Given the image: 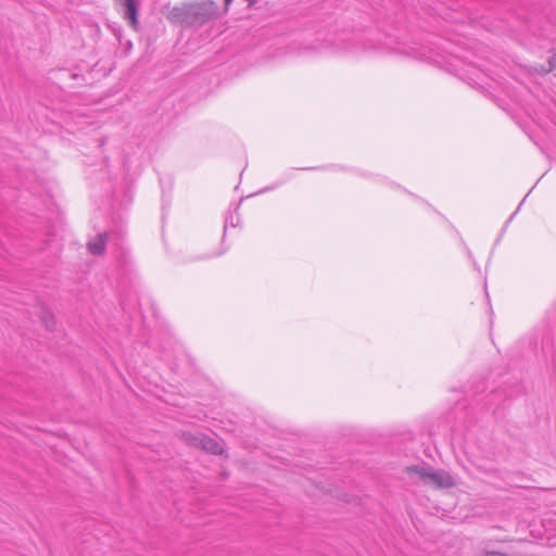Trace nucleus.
<instances>
[{
  "label": "nucleus",
  "mask_w": 556,
  "mask_h": 556,
  "mask_svg": "<svg viewBox=\"0 0 556 556\" xmlns=\"http://www.w3.org/2000/svg\"><path fill=\"white\" fill-rule=\"evenodd\" d=\"M231 0H225V4L226 7H228L230 4Z\"/></svg>",
  "instance_id": "1a4fd4ad"
},
{
  "label": "nucleus",
  "mask_w": 556,
  "mask_h": 556,
  "mask_svg": "<svg viewBox=\"0 0 556 556\" xmlns=\"http://www.w3.org/2000/svg\"><path fill=\"white\" fill-rule=\"evenodd\" d=\"M42 321H43V324L46 325V327H47L48 329H52V328H53V326H54V324H55V323H54V318H53V316H52L49 312H46V313L43 314V316H42Z\"/></svg>",
  "instance_id": "423d86ee"
},
{
  "label": "nucleus",
  "mask_w": 556,
  "mask_h": 556,
  "mask_svg": "<svg viewBox=\"0 0 556 556\" xmlns=\"http://www.w3.org/2000/svg\"><path fill=\"white\" fill-rule=\"evenodd\" d=\"M555 68H556V55H553L548 60V67L547 68H542V72L543 73H549L551 71H553Z\"/></svg>",
  "instance_id": "0eeeda50"
},
{
  "label": "nucleus",
  "mask_w": 556,
  "mask_h": 556,
  "mask_svg": "<svg viewBox=\"0 0 556 556\" xmlns=\"http://www.w3.org/2000/svg\"><path fill=\"white\" fill-rule=\"evenodd\" d=\"M202 447L213 454H220L223 452L222 446L214 440L203 438L201 439Z\"/></svg>",
  "instance_id": "39448f33"
},
{
  "label": "nucleus",
  "mask_w": 556,
  "mask_h": 556,
  "mask_svg": "<svg viewBox=\"0 0 556 556\" xmlns=\"http://www.w3.org/2000/svg\"><path fill=\"white\" fill-rule=\"evenodd\" d=\"M409 476H417L425 484L438 489H451L457 484L456 479L445 470H434L428 465H415L406 468Z\"/></svg>",
  "instance_id": "f03ea898"
},
{
  "label": "nucleus",
  "mask_w": 556,
  "mask_h": 556,
  "mask_svg": "<svg viewBox=\"0 0 556 556\" xmlns=\"http://www.w3.org/2000/svg\"><path fill=\"white\" fill-rule=\"evenodd\" d=\"M216 16L217 5L211 0L184 3L174 7L168 14L170 21L186 26H201Z\"/></svg>",
  "instance_id": "f257e3e1"
},
{
  "label": "nucleus",
  "mask_w": 556,
  "mask_h": 556,
  "mask_svg": "<svg viewBox=\"0 0 556 556\" xmlns=\"http://www.w3.org/2000/svg\"><path fill=\"white\" fill-rule=\"evenodd\" d=\"M118 5L123 8L124 16L129 21V24L136 28L138 25V0H115Z\"/></svg>",
  "instance_id": "7ed1b4c3"
},
{
  "label": "nucleus",
  "mask_w": 556,
  "mask_h": 556,
  "mask_svg": "<svg viewBox=\"0 0 556 556\" xmlns=\"http://www.w3.org/2000/svg\"><path fill=\"white\" fill-rule=\"evenodd\" d=\"M510 540L508 539H503V540H498V542H509Z\"/></svg>",
  "instance_id": "9d476101"
},
{
  "label": "nucleus",
  "mask_w": 556,
  "mask_h": 556,
  "mask_svg": "<svg viewBox=\"0 0 556 556\" xmlns=\"http://www.w3.org/2000/svg\"><path fill=\"white\" fill-rule=\"evenodd\" d=\"M481 556H509L505 553H501V552H492V551H483Z\"/></svg>",
  "instance_id": "6e6552de"
},
{
  "label": "nucleus",
  "mask_w": 556,
  "mask_h": 556,
  "mask_svg": "<svg viewBox=\"0 0 556 556\" xmlns=\"http://www.w3.org/2000/svg\"><path fill=\"white\" fill-rule=\"evenodd\" d=\"M108 240L106 233L99 235L93 241L88 243V250L94 255H100L104 252L105 243Z\"/></svg>",
  "instance_id": "20e7f679"
}]
</instances>
